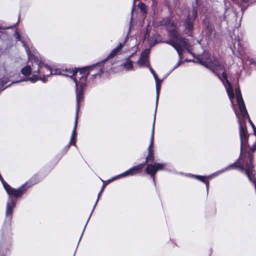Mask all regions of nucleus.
<instances>
[{"instance_id": "f257e3e1", "label": "nucleus", "mask_w": 256, "mask_h": 256, "mask_svg": "<svg viewBox=\"0 0 256 256\" xmlns=\"http://www.w3.org/2000/svg\"><path fill=\"white\" fill-rule=\"evenodd\" d=\"M196 62L210 68L214 73H215V74L218 76L219 78L222 81L226 88L229 98L231 102L233 110L234 111L236 116L238 120L240 125V157L242 152L246 148L248 145V138L249 136V134L248 133L246 128L245 120L246 118L248 119V122L252 128L254 132H255L256 128L252 122L248 115V116L245 117L242 115L243 120H240V116L236 112V106L234 104L233 99L234 98V96L233 92L232 86L227 80L226 74L225 70H224V66L222 64L221 62H220L215 57L210 58L209 54L206 52H204L202 55L198 56L196 58Z\"/></svg>"}, {"instance_id": "f03ea898", "label": "nucleus", "mask_w": 256, "mask_h": 256, "mask_svg": "<svg viewBox=\"0 0 256 256\" xmlns=\"http://www.w3.org/2000/svg\"><path fill=\"white\" fill-rule=\"evenodd\" d=\"M14 36L18 40L22 42L23 46L25 48L28 60L35 63L36 66V68H34V76L28 78L16 81V82H18L29 80L32 82H34L38 80H41L43 82H46L47 80L48 77L50 76H46V74L48 72L46 71L44 68H50L44 64L42 62L41 56L38 54H34L30 53L28 46L30 42V40L28 37L22 38L19 33L17 31H16L14 33Z\"/></svg>"}, {"instance_id": "7ed1b4c3", "label": "nucleus", "mask_w": 256, "mask_h": 256, "mask_svg": "<svg viewBox=\"0 0 256 256\" xmlns=\"http://www.w3.org/2000/svg\"><path fill=\"white\" fill-rule=\"evenodd\" d=\"M161 24L166 26L169 32L170 40L165 42L174 47L179 56V61L172 69L170 72L176 68L181 64L182 52L189 48L188 41L186 38L180 36L176 30V25L170 18H166L161 22Z\"/></svg>"}, {"instance_id": "20e7f679", "label": "nucleus", "mask_w": 256, "mask_h": 256, "mask_svg": "<svg viewBox=\"0 0 256 256\" xmlns=\"http://www.w3.org/2000/svg\"><path fill=\"white\" fill-rule=\"evenodd\" d=\"M91 68L96 69L97 72L91 74L92 76H96L100 74L103 72L101 69H98V66H91L86 68L88 69V73H86V70L82 69L79 71H76L74 69H72L71 71H73L74 74L70 78H72L76 84V106L77 111L79 110L80 106V102L82 101L84 98L83 88L86 86V76L90 74Z\"/></svg>"}, {"instance_id": "39448f33", "label": "nucleus", "mask_w": 256, "mask_h": 256, "mask_svg": "<svg viewBox=\"0 0 256 256\" xmlns=\"http://www.w3.org/2000/svg\"><path fill=\"white\" fill-rule=\"evenodd\" d=\"M167 164L166 163L154 162L148 164L146 168V174L150 175L155 184V175L158 170H166Z\"/></svg>"}, {"instance_id": "423d86ee", "label": "nucleus", "mask_w": 256, "mask_h": 256, "mask_svg": "<svg viewBox=\"0 0 256 256\" xmlns=\"http://www.w3.org/2000/svg\"><path fill=\"white\" fill-rule=\"evenodd\" d=\"M146 163L144 162L143 164H139L136 166H133L130 169L124 172L118 174L116 176L113 177L112 179L108 180V182H111L116 179L120 178L122 177H125L128 176H132L136 175L138 173H140Z\"/></svg>"}, {"instance_id": "0eeeda50", "label": "nucleus", "mask_w": 256, "mask_h": 256, "mask_svg": "<svg viewBox=\"0 0 256 256\" xmlns=\"http://www.w3.org/2000/svg\"><path fill=\"white\" fill-rule=\"evenodd\" d=\"M197 5L198 2L196 0V6L194 5L192 12L188 15L185 22L184 26L186 29L191 30L193 28V22L197 16Z\"/></svg>"}, {"instance_id": "6e6552de", "label": "nucleus", "mask_w": 256, "mask_h": 256, "mask_svg": "<svg viewBox=\"0 0 256 256\" xmlns=\"http://www.w3.org/2000/svg\"><path fill=\"white\" fill-rule=\"evenodd\" d=\"M235 94L236 95L237 102L238 105V108L240 111L241 114L244 116V117L248 116V113L242 99L240 88H238L235 90Z\"/></svg>"}, {"instance_id": "1a4fd4ad", "label": "nucleus", "mask_w": 256, "mask_h": 256, "mask_svg": "<svg viewBox=\"0 0 256 256\" xmlns=\"http://www.w3.org/2000/svg\"><path fill=\"white\" fill-rule=\"evenodd\" d=\"M44 68L48 72L46 74V76L59 74L71 77L74 74L73 71H71V68H66L65 70H60L57 68L52 70L50 68Z\"/></svg>"}, {"instance_id": "9d476101", "label": "nucleus", "mask_w": 256, "mask_h": 256, "mask_svg": "<svg viewBox=\"0 0 256 256\" xmlns=\"http://www.w3.org/2000/svg\"><path fill=\"white\" fill-rule=\"evenodd\" d=\"M149 51L148 50H144L140 54L139 60L137 62V64L140 67L142 66H150L148 61V56Z\"/></svg>"}, {"instance_id": "9b49d317", "label": "nucleus", "mask_w": 256, "mask_h": 256, "mask_svg": "<svg viewBox=\"0 0 256 256\" xmlns=\"http://www.w3.org/2000/svg\"><path fill=\"white\" fill-rule=\"evenodd\" d=\"M148 67H149L150 70V71L151 73L152 74V75H153V76H154V78L155 81H156V108H157L158 100L159 94H160V84H161V83L162 82V80H160L158 79L157 75L155 73V72L154 70L150 66H148Z\"/></svg>"}, {"instance_id": "f8f14e48", "label": "nucleus", "mask_w": 256, "mask_h": 256, "mask_svg": "<svg viewBox=\"0 0 256 256\" xmlns=\"http://www.w3.org/2000/svg\"><path fill=\"white\" fill-rule=\"evenodd\" d=\"M234 53L235 52V51H236L238 53V57H240L243 62L246 60L244 56L245 52H244V48L240 46L239 40L234 42Z\"/></svg>"}, {"instance_id": "ddd939ff", "label": "nucleus", "mask_w": 256, "mask_h": 256, "mask_svg": "<svg viewBox=\"0 0 256 256\" xmlns=\"http://www.w3.org/2000/svg\"><path fill=\"white\" fill-rule=\"evenodd\" d=\"M126 42V39L122 43H120L118 46L113 49L110 53L108 54L107 58L104 60V61H106L108 60L114 58L115 56L117 54L118 52L122 49V48L124 46Z\"/></svg>"}, {"instance_id": "4468645a", "label": "nucleus", "mask_w": 256, "mask_h": 256, "mask_svg": "<svg viewBox=\"0 0 256 256\" xmlns=\"http://www.w3.org/2000/svg\"><path fill=\"white\" fill-rule=\"evenodd\" d=\"M29 62L32 64V66L30 64L27 65L21 70L22 74L26 76H29L31 72L34 74V68H36L35 63L32 62L29 60Z\"/></svg>"}, {"instance_id": "2eb2a0df", "label": "nucleus", "mask_w": 256, "mask_h": 256, "mask_svg": "<svg viewBox=\"0 0 256 256\" xmlns=\"http://www.w3.org/2000/svg\"><path fill=\"white\" fill-rule=\"evenodd\" d=\"M153 146L154 142H150L149 146L148 147V154L146 157V163H147L149 160L153 162L154 160V156Z\"/></svg>"}, {"instance_id": "dca6fc26", "label": "nucleus", "mask_w": 256, "mask_h": 256, "mask_svg": "<svg viewBox=\"0 0 256 256\" xmlns=\"http://www.w3.org/2000/svg\"><path fill=\"white\" fill-rule=\"evenodd\" d=\"M132 56V54L130 56L126 62H124L122 66L127 71L133 70L132 62L130 60V58Z\"/></svg>"}, {"instance_id": "f3484780", "label": "nucleus", "mask_w": 256, "mask_h": 256, "mask_svg": "<svg viewBox=\"0 0 256 256\" xmlns=\"http://www.w3.org/2000/svg\"><path fill=\"white\" fill-rule=\"evenodd\" d=\"M192 176L196 178L197 180L202 182L206 184V189L207 191L208 190V187H209V182L208 180V178H210L212 176H201L198 175H192Z\"/></svg>"}, {"instance_id": "a211bd4d", "label": "nucleus", "mask_w": 256, "mask_h": 256, "mask_svg": "<svg viewBox=\"0 0 256 256\" xmlns=\"http://www.w3.org/2000/svg\"><path fill=\"white\" fill-rule=\"evenodd\" d=\"M104 187H105V185L104 184H103V186H102V189H101V190H100V192L98 193V194L97 200H96V203H95V204H94V208H93L92 210V212H91V213H90V216H89V218H88V220H87V222H86V225H85L84 228H86V224H87V223L88 222V221L89 219L90 218V216H91V215H92V213L93 211L94 210V208H95V207H96V204H97V203H98V200H99V198H100V194H102V192H103V190H104Z\"/></svg>"}, {"instance_id": "6ab92c4d", "label": "nucleus", "mask_w": 256, "mask_h": 256, "mask_svg": "<svg viewBox=\"0 0 256 256\" xmlns=\"http://www.w3.org/2000/svg\"><path fill=\"white\" fill-rule=\"evenodd\" d=\"M8 78H3L2 79L0 80V90H3L7 88L6 86H4V85L8 82Z\"/></svg>"}, {"instance_id": "aec40b11", "label": "nucleus", "mask_w": 256, "mask_h": 256, "mask_svg": "<svg viewBox=\"0 0 256 256\" xmlns=\"http://www.w3.org/2000/svg\"><path fill=\"white\" fill-rule=\"evenodd\" d=\"M78 110L77 111V107H76V118H75L74 126V129H73V130L72 132V135L76 136V126H77V123H78Z\"/></svg>"}, {"instance_id": "412c9836", "label": "nucleus", "mask_w": 256, "mask_h": 256, "mask_svg": "<svg viewBox=\"0 0 256 256\" xmlns=\"http://www.w3.org/2000/svg\"><path fill=\"white\" fill-rule=\"evenodd\" d=\"M156 108L155 114L156 113ZM155 118H156V114H154V122H153V124H152L151 136H150V142H154V139Z\"/></svg>"}, {"instance_id": "4be33fe9", "label": "nucleus", "mask_w": 256, "mask_h": 256, "mask_svg": "<svg viewBox=\"0 0 256 256\" xmlns=\"http://www.w3.org/2000/svg\"><path fill=\"white\" fill-rule=\"evenodd\" d=\"M138 6L141 12H142L143 13L146 14L147 12V8L145 4L142 2H140L138 4Z\"/></svg>"}, {"instance_id": "5701e85b", "label": "nucleus", "mask_w": 256, "mask_h": 256, "mask_svg": "<svg viewBox=\"0 0 256 256\" xmlns=\"http://www.w3.org/2000/svg\"><path fill=\"white\" fill-rule=\"evenodd\" d=\"M76 136L72 134L70 142H71L72 144L74 146L76 145Z\"/></svg>"}, {"instance_id": "b1692460", "label": "nucleus", "mask_w": 256, "mask_h": 256, "mask_svg": "<svg viewBox=\"0 0 256 256\" xmlns=\"http://www.w3.org/2000/svg\"><path fill=\"white\" fill-rule=\"evenodd\" d=\"M248 60L250 61V64H254L256 66V62L255 60H254L252 58H248Z\"/></svg>"}, {"instance_id": "393cba45", "label": "nucleus", "mask_w": 256, "mask_h": 256, "mask_svg": "<svg viewBox=\"0 0 256 256\" xmlns=\"http://www.w3.org/2000/svg\"><path fill=\"white\" fill-rule=\"evenodd\" d=\"M250 148L252 152H254L255 150H256V142L253 144L252 146Z\"/></svg>"}, {"instance_id": "a878e982", "label": "nucleus", "mask_w": 256, "mask_h": 256, "mask_svg": "<svg viewBox=\"0 0 256 256\" xmlns=\"http://www.w3.org/2000/svg\"><path fill=\"white\" fill-rule=\"evenodd\" d=\"M71 144H72L71 143V142H70L69 144L65 147L64 150H66V152L69 150L70 146Z\"/></svg>"}, {"instance_id": "bb28decb", "label": "nucleus", "mask_w": 256, "mask_h": 256, "mask_svg": "<svg viewBox=\"0 0 256 256\" xmlns=\"http://www.w3.org/2000/svg\"><path fill=\"white\" fill-rule=\"evenodd\" d=\"M242 0L244 2H246V3L248 2V1H249V0Z\"/></svg>"}, {"instance_id": "cd10ccee", "label": "nucleus", "mask_w": 256, "mask_h": 256, "mask_svg": "<svg viewBox=\"0 0 256 256\" xmlns=\"http://www.w3.org/2000/svg\"><path fill=\"white\" fill-rule=\"evenodd\" d=\"M146 34H145V36H144L145 38H146Z\"/></svg>"}]
</instances>
